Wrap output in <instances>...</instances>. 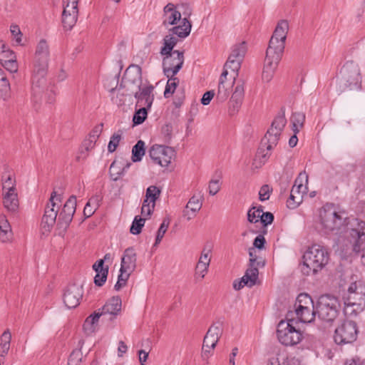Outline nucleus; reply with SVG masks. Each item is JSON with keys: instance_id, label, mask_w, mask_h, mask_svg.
I'll return each instance as SVG.
<instances>
[{"instance_id": "nucleus-1", "label": "nucleus", "mask_w": 365, "mask_h": 365, "mask_svg": "<svg viewBox=\"0 0 365 365\" xmlns=\"http://www.w3.org/2000/svg\"><path fill=\"white\" fill-rule=\"evenodd\" d=\"M62 198V195L58 194L55 190L51 192L41 222L43 235L49 233L55 223L59 235H63L68 228L76 210V197L70 196L59 211Z\"/></svg>"}, {"instance_id": "nucleus-2", "label": "nucleus", "mask_w": 365, "mask_h": 365, "mask_svg": "<svg viewBox=\"0 0 365 365\" xmlns=\"http://www.w3.org/2000/svg\"><path fill=\"white\" fill-rule=\"evenodd\" d=\"M288 29L287 21L281 20L278 22L269 40L262 75V80L266 82H269L272 80L282 57Z\"/></svg>"}, {"instance_id": "nucleus-3", "label": "nucleus", "mask_w": 365, "mask_h": 365, "mask_svg": "<svg viewBox=\"0 0 365 365\" xmlns=\"http://www.w3.org/2000/svg\"><path fill=\"white\" fill-rule=\"evenodd\" d=\"M286 124L285 108L282 107L279 113L274 118L270 128L262 139L260 148L258 149L257 155L259 158H261L263 162H265L269 157V151L277 145Z\"/></svg>"}, {"instance_id": "nucleus-4", "label": "nucleus", "mask_w": 365, "mask_h": 365, "mask_svg": "<svg viewBox=\"0 0 365 365\" xmlns=\"http://www.w3.org/2000/svg\"><path fill=\"white\" fill-rule=\"evenodd\" d=\"M344 314L348 317H356L365 309V282L355 281L349 285L343 297Z\"/></svg>"}, {"instance_id": "nucleus-5", "label": "nucleus", "mask_w": 365, "mask_h": 365, "mask_svg": "<svg viewBox=\"0 0 365 365\" xmlns=\"http://www.w3.org/2000/svg\"><path fill=\"white\" fill-rule=\"evenodd\" d=\"M123 79L125 82L138 84V91L135 93L134 96L137 99L138 103L150 108L154 101V95L153 94L154 86L150 84L143 87L141 86V67L138 65L130 66L125 70Z\"/></svg>"}, {"instance_id": "nucleus-6", "label": "nucleus", "mask_w": 365, "mask_h": 365, "mask_svg": "<svg viewBox=\"0 0 365 365\" xmlns=\"http://www.w3.org/2000/svg\"><path fill=\"white\" fill-rule=\"evenodd\" d=\"M328 250L319 245L309 247L303 255L304 267L302 272L306 275L316 274L329 262Z\"/></svg>"}, {"instance_id": "nucleus-7", "label": "nucleus", "mask_w": 365, "mask_h": 365, "mask_svg": "<svg viewBox=\"0 0 365 365\" xmlns=\"http://www.w3.org/2000/svg\"><path fill=\"white\" fill-rule=\"evenodd\" d=\"M341 305L338 299L329 294L322 295L316 305L318 317L323 322L332 323L340 313Z\"/></svg>"}, {"instance_id": "nucleus-8", "label": "nucleus", "mask_w": 365, "mask_h": 365, "mask_svg": "<svg viewBox=\"0 0 365 365\" xmlns=\"http://www.w3.org/2000/svg\"><path fill=\"white\" fill-rule=\"evenodd\" d=\"M340 88L342 91L361 89V77L357 63L352 61L346 62L340 70Z\"/></svg>"}, {"instance_id": "nucleus-9", "label": "nucleus", "mask_w": 365, "mask_h": 365, "mask_svg": "<svg viewBox=\"0 0 365 365\" xmlns=\"http://www.w3.org/2000/svg\"><path fill=\"white\" fill-rule=\"evenodd\" d=\"M290 315H292V312L287 314L286 321L279 322L277 329L279 342L285 346L296 345L302 339V334L293 326L294 319L289 318Z\"/></svg>"}, {"instance_id": "nucleus-10", "label": "nucleus", "mask_w": 365, "mask_h": 365, "mask_svg": "<svg viewBox=\"0 0 365 365\" xmlns=\"http://www.w3.org/2000/svg\"><path fill=\"white\" fill-rule=\"evenodd\" d=\"M344 212H337L333 205H326L320 211V224L326 232L333 231L344 224Z\"/></svg>"}, {"instance_id": "nucleus-11", "label": "nucleus", "mask_w": 365, "mask_h": 365, "mask_svg": "<svg viewBox=\"0 0 365 365\" xmlns=\"http://www.w3.org/2000/svg\"><path fill=\"white\" fill-rule=\"evenodd\" d=\"M359 327L353 320H344L334 331V340L336 344H351L357 339Z\"/></svg>"}, {"instance_id": "nucleus-12", "label": "nucleus", "mask_w": 365, "mask_h": 365, "mask_svg": "<svg viewBox=\"0 0 365 365\" xmlns=\"http://www.w3.org/2000/svg\"><path fill=\"white\" fill-rule=\"evenodd\" d=\"M163 71L165 76H175L182 68L185 57L184 51L175 50L173 53L163 55Z\"/></svg>"}, {"instance_id": "nucleus-13", "label": "nucleus", "mask_w": 365, "mask_h": 365, "mask_svg": "<svg viewBox=\"0 0 365 365\" xmlns=\"http://www.w3.org/2000/svg\"><path fill=\"white\" fill-rule=\"evenodd\" d=\"M149 155L154 163L168 167L175 155V151L172 147L155 144L150 147Z\"/></svg>"}, {"instance_id": "nucleus-14", "label": "nucleus", "mask_w": 365, "mask_h": 365, "mask_svg": "<svg viewBox=\"0 0 365 365\" xmlns=\"http://www.w3.org/2000/svg\"><path fill=\"white\" fill-rule=\"evenodd\" d=\"M353 240V251L356 253L362 252L361 263L365 266V222L357 220L356 227L350 232Z\"/></svg>"}, {"instance_id": "nucleus-15", "label": "nucleus", "mask_w": 365, "mask_h": 365, "mask_svg": "<svg viewBox=\"0 0 365 365\" xmlns=\"http://www.w3.org/2000/svg\"><path fill=\"white\" fill-rule=\"evenodd\" d=\"M246 52L247 45L245 41L234 45L225 67H228L232 71L238 72Z\"/></svg>"}, {"instance_id": "nucleus-16", "label": "nucleus", "mask_w": 365, "mask_h": 365, "mask_svg": "<svg viewBox=\"0 0 365 365\" xmlns=\"http://www.w3.org/2000/svg\"><path fill=\"white\" fill-rule=\"evenodd\" d=\"M83 287L77 284H69L64 294L63 302L68 309L76 308L80 304V300L83 297Z\"/></svg>"}, {"instance_id": "nucleus-17", "label": "nucleus", "mask_w": 365, "mask_h": 365, "mask_svg": "<svg viewBox=\"0 0 365 365\" xmlns=\"http://www.w3.org/2000/svg\"><path fill=\"white\" fill-rule=\"evenodd\" d=\"M48 60L49 47L46 41L42 39L36 46L33 67L48 68Z\"/></svg>"}, {"instance_id": "nucleus-18", "label": "nucleus", "mask_w": 365, "mask_h": 365, "mask_svg": "<svg viewBox=\"0 0 365 365\" xmlns=\"http://www.w3.org/2000/svg\"><path fill=\"white\" fill-rule=\"evenodd\" d=\"M48 68L33 67L31 77V89L34 94H40L46 86V74Z\"/></svg>"}, {"instance_id": "nucleus-19", "label": "nucleus", "mask_w": 365, "mask_h": 365, "mask_svg": "<svg viewBox=\"0 0 365 365\" xmlns=\"http://www.w3.org/2000/svg\"><path fill=\"white\" fill-rule=\"evenodd\" d=\"M222 334V323L220 322L213 323L204 337V346H207L208 349H214Z\"/></svg>"}, {"instance_id": "nucleus-20", "label": "nucleus", "mask_w": 365, "mask_h": 365, "mask_svg": "<svg viewBox=\"0 0 365 365\" xmlns=\"http://www.w3.org/2000/svg\"><path fill=\"white\" fill-rule=\"evenodd\" d=\"M308 175L305 171L301 172L294 181V184L291 192L297 195V203H301L303 200V195L308 192Z\"/></svg>"}, {"instance_id": "nucleus-21", "label": "nucleus", "mask_w": 365, "mask_h": 365, "mask_svg": "<svg viewBox=\"0 0 365 365\" xmlns=\"http://www.w3.org/2000/svg\"><path fill=\"white\" fill-rule=\"evenodd\" d=\"M122 301L119 296H115L108 299L104 306L100 308L101 311L105 314H110V320L115 319L121 311Z\"/></svg>"}, {"instance_id": "nucleus-22", "label": "nucleus", "mask_w": 365, "mask_h": 365, "mask_svg": "<svg viewBox=\"0 0 365 365\" xmlns=\"http://www.w3.org/2000/svg\"><path fill=\"white\" fill-rule=\"evenodd\" d=\"M131 165L130 162L125 161L123 158L115 159L110 165L109 174L113 181H117Z\"/></svg>"}, {"instance_id": "nucleus-23", "label": "nucleus", "mask_w": 365, "mask_h": 365, "mask_svg": "<svg viewBox=\"0 0 365 365\" xmlns=\"http://www.w3.org/2000/svg\"><path fill=\"white\" fill-rule=\"evenodd\" d=\"M181 20V14L175 9V5L168 3L163 9V25L168 27L169 25H175L178 21Z\"/></svg>"}, {"instance_id": "nucleus-24", "label": "nucleus", "mask_w": 365, "mask_h": 365, "mask_svg": "<svg viewBox=\"0 0 365 365\" xmlns=\"http://www.w3.org/2000/svg\"><path fill=\"white\" fill-rule=\"evenodd\" d=\"M137 255L133 247H128L124 251L121 258L120 267L128 272H133L136 268Z\"/></svg>"}, {"instance_id": "nucleus-25", "label": "nucleus", "mask_w": 365, "mask_h": 365, "mask_svg": "<svg viewBox=\"0 0 365 365\" xmlns=\"http://www.w3.org/2000/svg\"><path fill=\"white\" fill-rule=\"evenodd\" d=\"M3 205L9 212L14 213L18 210L19 202L17 191L2 192Z\"/></svg>"}, {"instance_id": "nucleus-26", "label": "nucleus", "mask_w": 365, "mask_h": 365, "mask_svg": "<svg viewBox=\"0 0 365 365\" xmlns=\"http://www.w3.org/2000/svg\"><path fill=\"white\" fill-rule=\"evenodd\" d=\"M202 202L196 196H192L186 205L183 210V216L187 220H190L202 207Z\"/></svg>"}, {"instance_id": "nucleus-27", "label": "nucleus", "mask_w": 365, "mask_h": 365, "mask_svg": "<svg viewBox=\"0 0 365 365\" xmlns=\"http://www.w3.org/2000/svg\"><path fill=\"white\" fill-rule=\"evenodd\" d=\"M294 314L299 322L302 323H311L314 321L316 312V306L314 304L310 305L309 303L307 304V308L302 309V311H296Z\"/></svg>"}, {"instance_id": "nucleus-28", "label": "nucleus", "mask_w": 365, "mask_h": 365, "mask_svg": "<svg viewBox=\"0 0 365 365\" xmlns=\"http://www.w3.org/2000/svg\"><path fill=\"white\" fill-rule=\"evenodd\" d=\"M192 28L190 21L187 18H183L180 20V24L178 26H173L169 29V31L172 34L177 35L179 38H184L189 36Z\"/></svg>"}, {"instance_id": "nucleus-29", "label": "nucleus", "mask_w": 365, "mask_h": 365, "mask_svg": "<svg viewBox=\"0 0 365 365\" xmlns=\"http://www.w3.org/2000/svg\"><path fill=\"white\" fill-rule=\"evenodd\" d=\"M103 314L100 309L95 311L93 314L89 315L83 323V329L88 334H91L95 331L96 325L98 322L99 318L103 316Z\"/></svg>"}, {"instance_id": "nucleus-30", "label": "nucleus", "mask_w": 365, "mask_h": 365, "mask_svg": "<svg viewBox=\"0 0 365 365\" xmlns=\"http://www.w3.org/2000/svg\"><path fill=\"white\" fill-rule=\"evenodd\" d=\"M255 266L249 265V268L246 270L245 275L242 277L244 284L251 287L254 286L258 279L259 270Z\"/></svg>"}, {"instance_id": "nucleus-31", "label": "nucleus", "mask_w": 365, "mask_h": 365, "mask_svg": "<svg viewBox=\"0 0 365 365\" xmlns=\"http://www.w3.org/2000/svg\"><path fill=\"white\" fill-rule=\"evenodd\" d=\"M178 38L171 34L166 35L163 38V46H162L160 53L161 55H167L173 53L174 47L178 43Z\"/></svg>"}, {"instance_id": "nucleus-32", "label": "nucleus", "mask_w": 365, "mask_h": 365, "mask_svg": "<svg viewBox=\"0 0 365 365\" xmlns=\"http://www.w3.org/2000/svg\"><path fill=\"white\" fill-rule=\"evenodd\" d=\"M10 83L4 71L0 68V97L6 101L10 96Z\"/></svg>"}, {"instance_id": "nucleus-33", "label": "nucleus", "mask_w": 365, "mask_h": 365, "mask_svg": "<svg viewBox=\"0 0 365 365\" xmlns=\"http://www.w3.org/2000/svg\"><path fill=\"white\" fill-rule=\"evenodd\" d=\"M11 225L4 215H0V240L3 242L9 240L11 236Z\"/></svg>"}, {"instance_id": "nucleus-34", "label": "nucleus", "mask_w": 365, "mask_h": 365, "mask_svg": "<svg viewBox=\"0 0 365 365\" xmlns=\"http://www.w3.org/2000/svg\"><path fill=\"white\" fill-rule=\"evenodd\" d=\"M11 334L9 330L5 331L0 337V359L4 360L10 349Z\"/></svg>"}, {"instance_id": "nucleus-35", "label": "nucleus", "mask_w": 365, "mask_h": 365, "mask_svg": "<svg viewBox=\"0 0 365 365\" xmlns=\"http://www.w3.org/2000/svg\"><path fill=\"white\" fill-rule=\"evenodd\" d=\"M145 153V143L138 140L132 148L131 160L133 163L140 162Z\"/></svg>"}, {"instance_id": "nucleus-36", "label": "nucleus", "mask_w": 365, "mask_h": 365, "mask_svg": "<svg viewBox=\"0 0 365 365\" xmlns=\"http://www.w3.org/2000/svg\"><path fill=\"white\" fill-rule=\"evenodd\" d=\"M308 303L310 305L314 304L312 297L308 294H299L294 303V312H296V311H302V309L307 308Z\"/></svg>"}, {"instance_id": "nucleus-37", "label": "nucleus", "mask_w": 365, "mask_h": 365, "mask_svg": "<svg viewBox=\"0 0 365 365\" xmlns=\"http://www.w3.org/2000/svg\"><path fill=\"white\" fill-rule=\"evenodd\" d=\"M166 77L168 78V81L165 86L164 96L165 98H168L174 93L177 86L179 84L180 80L178 78L175 77V76H173L171 77L170 74H169V76Z\"/></svg>"}, {"instance_id": "nucleus-38", "label": "nucleus", "mask_w": 365, "mask_h": 365, "mask_svg": "<svg viewBox=\"0 0 365 365\" xmlns=\"http://www.w3.org/2000/svg\"><path fill=\"white\" fill-rule=\"evenodd\" d=\"M2 192H10L17 191L16 187V180L11 175H4L2 176Z\"/></svg>"}, {"instance_id": "nucleus-39", "label": "nucleus", "mask_w": 365, "mask_h": 365, "mask_svg": "<svg viewBox=\"0 0 365 365\" xmlns=\"http://www.w3.org/2000/svg\"><path fill=\"white\" fill-rule=\"evenodd\" d=\"M78 16V15H77L76 13H62V24L63 27L67 30L71 29L77 21Z\"/></svg>"}, {"instance_id": "nucleus-40", "label": "nucleus", "mask_w": 365, "mask_h": 365, "mask_svg": "<svg viewBox=\"0 0 365 365\" xmlns=\"http://www.w3.org/2000/svg\"><path fill=\"white\" fill-rule=\"evenodd\" d=\"M133 272H128L127 269L123 270V268H120V274L118 277V281L114 286V288L116 291H119L121 288L124 287L127 281Z\"/></svg>"}, {"instance_id": "nucleus-41", "label": "nucleus", "mask_w": 365, "mask_h": 365, "mask_svg": "<svg viewBox=\"0 0 365 365\" xmlns=\"http://www.w3.org/2000/svg\"><path fill=\"white\" fill-rule=\"evenodd\" d=\"M161 190L155 185H150L146 189L145 197L150 198L153 203V208L155 207V201L160 197Z\"/></svg>"}, {"instance_id": "nucleus-42", "label": "nucleus", "mask_w": 365, "mask_h": 365, "mask_svg": "<svg viewBox=\"0 0 365 365\" xmlns=\"http://www.w3.org/2000/svg\"><path fill=\"white\" fill-rule=\"evenodd\" d=\"M230 86H226L222 82H219L216 100L219 103L225 102L230 96Z\"/></svg>"}, {"instance_id": "nucleus-43", "label": "nucleus", "mask_w": 365, "mask_h": 365, "mask_svg": "<svg viewBox=\"0 0 365 365\" xmlns=\"http://www.w3.org/2000/svg\"><path fill=\"white\" fill-rule=\"evenodd\" d=\"M148 108L143 107L136 110L133 117V123L134 125L142 124L147 118Z\"/></svg>"}, {"instance_id": "nucleus-44", "label": "nucleus", "mask_w": 365, "mask_h": 365, "mask_svg": "<svg viewBox=\"0 0 365 365\" xmlns=\"http://www.w3.org/2000/svg\"><path fill=\"white\" fill-rule=\"evenodd\" d=\"M244 85H245V82L243 80L240 79L237 81V83L235 88L234 92L231 96L232 99L240 101H243L244 96H245Z\"/></svg>"}, {"instance_id": "nucleus-45", "label": "nucleus", "mask_w": 365, "mask_h": 365, "mask_svg": "<svg viewBox=\"0 0 365 365\" xmlns=\"http://www.w3.org/2000/svg\"><path fill=\"white\" fill-rule=\"evenodd\" d=\"M305 121V115L302 113H295L292 115L293 131L295 133H299V128H302Z\"/></svg>"}, {"instance_id": "nucleus-46", "label": "nucleus", "mask_w": 365, "mask_h": 365, "mask_svg": "<svg viewBox=\"0 0 365 365\" xmlns=\"http://www.w3.org/2000/svg\"><path fill=\"white\" fill-rule=\"evenodd\" d=\"M145 219L135 216L130 228V232L133 235H138L141 232L144 226Z\"/></svg>"}, {"instance_id": "nucleus-47", "label": "nucleus", "mask_w": 365, "mask_h": 365, "mask_svg": "<svg viewBox=\"0 0 365 365\" xmlns=\"http://www.w3.org/2000/svg\"><path fill=\"white\" fill-rule=\"evenodd\" d=\"M170 225V220L168 218L163 219L158 230L157 232L155 242L154 243V246H157L160 243L162 239L164 237L165 233L166 232Z\"/></svg>"}, {"instance_id": "nucleus-48", "label": "nucleus", "mask_w": 365, "mask_h": 365, "mask_svg": "<svg viewBox=\"0 0 365 365\" xmlns=\"http://www.w3.org/2000/svg\"><path fill=\"white\" fill-rule=\"evenodd\" d=\"M267 365H289L288 358L284 354H277L269 359Z\"/></svg>"}, {"instance_id": "nucleus-49", "label": "nucleus", "mask_w": 365, "mask_h": 365, "mask_svg": "<svg viewBox=\"0 0 365 365\" xmlns=\"http://www.w3.org/2000/svg\"><path fill=\"white\" fill-rule=\"evenodd\" d=\"M83 357L81 349L73 350L69 356L68 365H80Z\"/></svg>"}, {"instance_id": "nucleus-50", "label": "nucleus", "mask_w": 365, "mask_h": 365, "mask_svg": "<svg viewBox=\"0 0 365 365\" xmlns=\"http://www.w3.org/2000/svg\"><path fill=\"white\" fill-rule=\"evenodd\" d=\"M249 255H250V260H249V265L251 266H262L263 267L265 264L264 260L262 259H259L258 260V257L256 255V250L255 247H250L249 249Z\"/></svg>"}, {"instance_id": "nucleus-51", "label": "nucleus", "mask_w": 365, "mask_h": 365, "mask_svg": "<svg viewBox=\"0 0 365 365\" xmlns=\"http://www.w3.org/2000/svg\"><path fill=\"white\" fill-rule=\"evenodd\" d=\"M96 141L91 139L90 138H86L83 143V148L84 149L81 151V155L77 157V160H79L82 155H84L83 158H86L89 150H92L96 145Z\"/></svg>"}, {"instance_id": "nucleus-52", "label": "nucleus", "mask_w": 365, "mask_h": 365, "mask_svg": "<svg viewBox=\"0 0 365 365\" xmlns=\"http://www.w3.org/2000/svg\"><path fill=\"white\" fill-rule=\"evenodd\" d=\"M78 0H66V4L64 6L63 13H76L77 15H78Z\"/></svg>"}, {"instance_id": "nucleus-53", "label": "nucleus", "mask_w": 365, "mask_h": 365, "mask_svg": "<svg viewBox=\"0 0 365 365\" xmlns=\"http://www.w3.org/2000/svg\"><path fill=\"white\" fill-rule=\"evenodd\" d=\"M121 140V133H115L110 138L108 145V150L109 153H113L117 147L119 145V143Z\"/></svg>"}, {"instance_id": "nucleus-54", "label": "nucleus", "mask_w": 365, "mask_h": 365, "mask_svg": "<svg viewBox=\"0 0 365 365\" xmlns=\"http://www.w3.org/2000/svg\"><path fill=\"white\" fill-rule=\"evenodd\" d=\"M2 66L9 71L11 73H14L18 71L19 66L16 61V57L13 59L7 60L5 62L1 63Z\"/></svg>"}, {"instance_id": "nucleus-55", "label": "nucleus", "mask_w": 365, "mask_h": 365, "mask_svg": "<svg viewBox=\"0 0 365 365\" xmlns=\"http://www.w3.org/2000/svg\"><path fill=\"white\" fill-rule=\"evenodd\" d=\"M274 215L270 212H262L260 217V222L264 227L271 225L274 221Z\"/></svg>"}, {"instance_id": "nucleus-56", "label": "nucleus", "mask_w": 365, "mask_h": 365, "mask_svg": "<svg viewBox=\"0 0 365 365\" xmlns=\"http://www.w3.org/2000/svg\"><path fill=\"white\" fill-rule=\"evenodd\" d=\"M161 132L165 138V142L169 143L172 138L173 126L170 124H165L162 127Z\"/></svg>"}, {"instance_id": "nucleus-57", "label": "nucleus", "mask_w": 365, "mask_h": 365, "mask_svg": "<svg viewBox=\"0 0 365 365\" xmlns=\"http://www.w3.org/2000/svg\"><path fill=\"white\" fill-rule=\"evenodd\" d=\"M272 189L268 185H264L261 187L259 192V198L261 201L267 200L269 198V193Z\"/></svg>"}, {"instance_id": "nucleus-58", "label": "nucleus", "mask_w": 365, "mask_h": 365, "mask_svg": "<svg viewBox=\"0 0 365 365\" xmlns=\"http://www.w3.org/2000/svg\"><path fill=\"white\" fill-rule=\"evenodd\" d=\"M103 127V123H100V124L96 125L93 128V130L91 131V133H89L88 138H90L91 139H92L96 142L97 140L98 139L101 133H102Z\"/></svg>"}, {"instance_id": "nucleus-59", "label": "nucleus", "mask_w": 365, "mask_h": 365, "mask_svg": "<svg viewBox=\"0 0 365 365\" xmlns=\"http://www.w3.org/2000/svg\"><path fill=\"white\" fill-rule=\"evenodd\" d=\"M103 264H104V259H98L93 264V269L96 272V274L103 273V271L106 274H108V267L107 266V267H104Z\"/></svg>"}, {"instance_id": "nucleus-60", "label": "nucleus", "mask_w": 365, "mask_h": 365, "mask_svg": "<svg viewBox=\"0 0 365 365\" xmlns=\"http://www.w3.org/2000/svg\"><path fill=\"white\" fill-rule=\"evenodd\" d=\"M208 267V264L197 262L195 267V275L200 277L201 279L204 278L205 274L207 272Z\"/></svg>"}, {"instance_id": "nucleus-61", "label": "nucleus", "mask_w": 365, "mask_h": 365, "mask_svg": "<svg viewBox=\"0 0 365 365\" xmlns=\"http://www.w3.org/2000/svg\"><path fill=\"white\" fill-rule=\"evenodd\" d=\"M208 188L210 195H215L220 190V181L218 180H211Z\"/></svg>"}, {"instance_id": "nucleus-62", "label": "nucleus", "mask_w": 365, "mask_h": 365, "mask_svg": "<svg viewBox=\"0 0 365 365\" xmlns=\"http://www.w3.org/2000/svg\"><path fill=\"white\" fill-rule=\"evenodd\" d=\"M255 207H252L247 212V220L251 223H256L260 220L261 215L256 212Z\"/></svg>"}, {"instance_id": "nucleus-63", "label": "nucleus", "mask_w": 365, "mask_h": 365, "mask_svg": "<svg viewBox=\"0 0 365 365\" xmlns=\"http://www.w3.org/2000/svg\"><path fill=\"white\" fill-rule=\"evenodd\" d=\"M229 103H230V106H229L230 115H233L238 111L239 108H240V106L242 103V101L233 100V99L230 98Z\"/></svg>"}, {"instance_id": "nucleus-64", "label": "nucleus", "mask_w": 365, "mask_h": 365, "mask_svg": "<svg viewBox=\"0 0 365 365\" xmlns=\"http://www.w3.org/2000/svg\"><path fill=\"white\" fill-rule=\"evenodd\" d=\"M108 274H106L104 271L103 273H98L96 274L94 277V283L98 287L103 286L106 279H107Z\"/></svg>"}]
</instances>
